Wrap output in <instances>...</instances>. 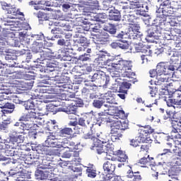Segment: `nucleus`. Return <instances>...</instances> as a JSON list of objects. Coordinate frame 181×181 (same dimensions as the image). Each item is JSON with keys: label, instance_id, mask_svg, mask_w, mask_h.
<instances>
[{"label": "nucleus", "instance_id": "1", "mask_svg": "<svg viewBox=\"0 0 181 181\" xmlns=\"http://www.w3.org/2000/svg\"><path fill=\"white\" fill-rule=\"evenodd\" d=\"M158 6H156V18L153 19L151 16H146L144 22L146 26L151 28L155 25L166 26V21L170 15H173V6L172 0H158Z\"/></svg>", "mask_w": 181, "mask_h": 181}, {"label": "nucleus", "instance_id": "2", "mask_svg": "<svg viewBox=\"0 0 181 181\" xmlns=\"http://www.w3.org/2000/svg\"><path fill=\"white\" fill-rule=\"evenodd\" d=\"M84 83L86 87H101L103 84V88H107V86L110 84V76L103 71H96L94 74L88 75Z\"/></svg>", "mask_w": 181, "mask_h": 181}, {"label": "nucleus", "instance_id": "3", "mask_svg": "<svg viewBox=\"0 0 181 181\" xmlns=\"http://www.w3.org/2000/svg\"><path fill=\"white\" fill-rule=\"evenodd\" d=\"M47 129L55 132L57 138H66V136L72 135L73 129L71 127H62L57 124L56 120H51L47 125Z\"/></svg>", "mask_w": 181, "mask_h": 181}, {"label": "nucleus", "instance_id": "4", "mask_svg": "<svg viewBox=\"0 0 181 181\" xmlns=\"http://www.w3.org/2000/svg\"><path fill=\"white\" fill-rule=\"evenodd\" d=\"M175 66L173 65H169V64H163V62H160L157 64L156 69L150 70L149 74L150 77L153 78V77H157L158 76H173L175 74Z\"/></svg>", "mask_w": 181, "mask_h": 181}, {"label": "nucleus", "instance_id": "5", "mask_svg": "<svg viewBox=\"0 0 181 181\" xmlns=\"http://www.w3.org/2000/svg\"><path fill=\"white\" fill-rule=\"evenodd\" d=\"M66 142H67V139H62L59 137H57L56 132H52V133H49L45 144L48 148H63L64 149H66V148H69V146L66 145Z\"/></svg>", "mask_w": 181, "mask_h": 181}, {"label": "nucleus", "instance_id": "6", "mask_svg": "<svg viewBox=\"0 0 181 181\" xmlns=\"http://www.w3.org/2000/svg\"><path fill=\"white\" fill-rule=\"evenodd\" d=\"M103 149H105V152L103 153H106L107 156H111V155H115V156H119L117 158L118 162H127L128 160V156L127 154H124L122 151L117 150L114 151V145L111 144H107V145L103 146Z\"/></svg>", "mask_w": 181, "mask_h": 181}, {"label": "nucleus", "instance_id": "7", "mask_svg": "<svg viewBox=\"0 0 181 181\" xmlns=\"http://www.w3.org/2000/svg\"><path fill=\"white\" fill-rule=\"evenodd\" d=\"M160 36H162V34L160 33V26H159V24L151 25L146 30V40H149L148 39L159 40Z\"/></svg>", "mask_w": 181, "mask_h": 181}, {"label": "nucleus", "instance_id": "8", "mask_svg": "<svg viewBox=\"0 0 181 181\" xmlns=\"http://www.w3.org/2000/svg\"><path fill=\"white\" fill-rule=\"evenodd\" d=\"M37 153L40 155H47L49 156H60V149L50 148L46 145L39 144L35 148Z\"/></svg>", "mask_w": 181, "mask_h": 181}, {"label": "nucleus", "instance_id": "9", "mask_svg": "<svg viewBox=\"0 0 181 181\" xmlns=\"http://www.w3.org/2000/svg\"><path fill=\"white\" fill-rule=\"evenodd\" d=\"M103 30H105V32H107V33H110V35H111L112 37H115V39H122V37L125 36L124 31L117 30V25H115V24L107 23L104 25Z\"/></svg>", "mask_w": 181, "mask_h": 181}, {"label": "nucleus", "instance_id": "10", "mask_svg": "<svg viewBox=\"0 0 181 181\" xmlns=\"http://www.w3.org/2000/svg\"><path fill=\"white\" fill-rule=\"evenodd\" d=\"M124 36L122 38H116L117 41L110 44L112 49H122V50H128L129 49V42L127 39V34L124 31Z\"/></svg>", "mask_w": 181, "mask_h": 181}, {"label": "nucleus", "instance_id": "11", "mask_svg": "<svg viewBox=\"0 0 181 181\" xmlns=\"http://www.w3.org/2000/svg\"><path fill=\"white\" fill-rule=\"evenodd\" d=\"M1 57H4V59L9 63L11 62H15L18 60V55H16V52L13 49H9L4 47L1 53H0Z\"/></svg>", "mask_w": 181, "mask_h": 181}, {"label": "nucleus", "instance_id": "12", "mask_svg": "<svg viewBox=\"0 0 181 181\" xmlns=\"http://www.w3.org/2000/svg\"><path fill=\"white\" fill-rule=\"evenodd\" d=\"M167 56H171L170 60L169 62H163V64H168V66H174L175 69V71H177L179 69H180L181 61L179 60V57L177 56V53H175V52H167Z\"/></svg>", "mask_w": 181, "mask_h": 181}, {"label": "nucleus", "instance_id": "13", "mask_svg": "<svg viewBox=\"0 0 181 181\" xmlns=\"http://www.w3.org/2000/svg\"><path fill=\"white\" fill-rule=\"evenodd\" d=\"M86 118H88L86 122L88 125H90V122H93V125H98L101 127V119L100 112L90 111L89 113H86Z\"/></svg>", "mask_w": 181, "mask_h": 181}, {"label": "nucleus", "instance_id": "14", "mask_svg": "<svg viewBox=\"0 0 181 181\" xmlns=\"http://www.w3.org/2000/svg\"><path fill=\"white\" fill-rule=\"evenodd\" d=\"M119 79H116V83L113 86L112 90L114 93H117V91H122L125 93H128V90L131 88V83L127 81H119Z\"/></svg>", "mask_w": 181, "mask_h": 181}, {"label": "nucleus", "instance_id": "15", "mask_svg": "<svg viewBox=\"0 0 181 181\" xmlns=\"http://www.w3.org/2000/svg\"><path fill=\"white\" fill-rule=\"evenodd\" d=\"M104 9L109 11L108 19L109 21H114L115 22H119L122 16H121V11L115 8V7L110 9L108 7L104 6Z\"/></svg>", "mask_w": 181, "mask_h": 181}, {"label": "nucleus", "instance_id": "16", "mask_svg": "<svg viewBox=\"0 0 181 181\" xmlns=\"http://www.w3.org/2000/svg\"><path fill=\"white\" fill-rule=\"evenodd\" d=\"M38 54L39 57L35 61H33L34 63H40V64H45L46 62H49V60L52 59V57H53L52 54H54V52H49L47 51L42 50V52H40Z\"/></svg>", "mask_w": 181, "mask_h": 181}, {"label": "nucleus", "instance_id": "17", "mask_svg": "<svg viewBox=\"0 0 181 181\" xmlns=\"http://www.w3.org/2000/svg\"><path fill=\"white\" fill-rule=\"evenodd\" d=\"M139 144H152V140L151 139V137H145L144 136V134H140L136 139H132L130 141V145L134 148L139 146Z\"/></svg>", "mask_w": 181, "mask_h": 181}, {"label": "nucleus", "instance_id": "18", "mask_svg": "<svg viewBox=\"0 0 181 181\" xmlns=\"http://www.w3.org/2000/svg\"><path fill=\"white\" fill-rule=\"evenodd\" d=\"M112 161H106L105 163H103V170L105 172V175H109L110 176H113L114 173L115 172V168L117 166L115 165V163H114V158H111Z\"/></svg>", "mask_w": 181, "mask_h": 181}, {"label": "nucleus", "instance_id": "19", "mask_svg": "<svg viewBox=\"0 0 181 181\" xmlns=\"http://www.w3.org/2000/svg\"><path fill=\"white\" fill-rule=\"evenodd\" d=\"M110 128L111 131H125V129H128V123L125 121L121 122L119 120H112Z\"/></svg>", "mask_w": 181, "mask_h": 181}, {"label": "nucleus", "instance_id": "20", "mask_svg": "<svg viewBox=\"0 0 181 181\" xmlns=\"http://www.w3.org/2000/svg\"><path fill=\"white\" fill-rule=\"evenodd\" d=\"M54 81H56L57 87H59L60 91H70L73 90V85L65 83L62 79H60L59 76H54Z\"/></svg>", "mask_w": 181, "mask_h": 181}, {"label": "nucleus", "instance_id": "21", "mask_svg": "<svg viewBox=\"0 0 181 181\" xmlns=\"http://www.w3.org/2000/svg\"><path fill=\"white\" fill-rule=\"evenodd\" d=\"M4 152L6 156H11L14 159L19 160L22 158V150L18 149L16 150L13 147L6 148V150L3 151Z\"/></svg>", "mask_w": 181, "mask_h": 181}, {"label": "nucleus", "instance_id": "22", "mask_svg": "<svg viewBox=\"0 0 181 181\" xmlns=\"http://www.w3.org/2000/svg\"><path fill=\"white\" fill-rule=\"evenodd\" d=\"M45 70H47L48 71H56L57 69H59V62L54 60H48L45 64H42Z\"/></svg>", "mask_w": 181, "mask_h": 181}, {"label": "nucleus", "instance_id": "23", "mask_svg": "<svg viewBox=\"0 0 181 181\" xmlns=\"http://www.w3.org/2000/svg\"><path fill=\"white\" fill-rule=\"evenodd\" d=\"M38 97L39 95H32L30 99L25 101H21V104L24 106L25 110H35V102L32 100H37Z\"/></svg>", "mask_w": 181, "mask_h": 181}, {"label": "nucleus", "instance_id": "24", "mask_svg": "<svg viewBox=\"0 0 181 181\" xmlns=\"http://www.w3.org/2000/svg\"><path fill=\"white\" fill-rule=\"evenodd\" d=\"M107 56L105 54H102L99 55V60L100 62H103V66H108V67H111L114 70H117V65L118 64V62H112V60L107 59L105 60Z\"/></svg>", "mask_w": 181, "mask_h": 181}, {"label": "nucleus", "instance_id": "25", "mask_svg": "<svg viewBox=\"0 0 181 181\" xmlns=\"http://www.w3.org/2000/svg\"><path fill=\"white\" fill-rule=\"evenodd\" d=\"M132 69V62L131 61L119 60L116 66V70H131Z\"/></svg>", "mask_w": 181, "mask_h": 181}, {"label": "nucleus", "instance_id": "26", "mask_svg": "<svg viewBox=\"0 0 181 181\" xmlns=\"http://www.w3.org/2000/svg\"><path fill=\"white\" fill-rule=\"evenodd\" d=\"M93 148H96V152L98 155H101V153L105 152V149L104 148V141H102L95 137L93 139Z\"/></svg>", "mask_w": 181, "mask_h": 181}, {"label": "nucleus", "instance_id": "27", "mask_svg": "<svg viewBox=\"0 0 181 181\" xmlns=\"http://www.w3.org/2000/svg\"><path fill=\"white\" fill-rule=\"evenodd\" d=\"M36 118H37L36 112L30 111L28 113L24 114L22 116H21L18 119V121L27 123L29 122V121H32V119H36Z\"/></svg>", "mask_w": 181, "mask_h": 181}, {"label": "nucleus", "instance_id": "28", "mask_svg": "<svg viewBox=\"0 0 181 181\" xmlns=\"http://www.w3.org/2000/svg\"><path fill=\"white\" fill-rule=\"evenodd\" d=\"M18 36L20 40H23L25 43H26V45H32L33 43H35L32 34L29 35H28V33L23 31L20 32Z\"/></svg>", "mask_w": 181, "mask_h": 181}, {"label": "nucleus", "instance_id": "29", "mask_svg": "<svg viewBox=\"0 0 181 181\" xmlns=\"http://www.w3.org/2000/svg\"><path fill=\"white\" fill-rule=\"evenodd\" d=\"M43 49H46L45 43L43 42H34L30 47V50L33 54H39V53H42Z\"/></svg>", "mask_w": 181, "mask_h": 181}, {"label": "nucleus", "instance_id": "30", "mask_svg": "<svg viewBox=\"0 0 181 181\" xmlns=\"http://www.w3.org/2000/svg\"><path fill=\"white\" fill-rule=\"evenodd\" d=\"M85 168H86V173L88 177H90V179L97 177V169L94 164L89 163L88 164V166H85Z\"/></svg>", "mask_w": 181, "mask_h": 181}, {"label": "nucleus", "instance_id": "31", "mask_svg": "<svg viewBox=\"0 0 181 181\" xmlns=\"http://www.w3.org/2000/svg\"><path fill=\"white\" fill-rule=\"evenodd\" d=\"M107 18H108V16L105 13L90 14V21H93L95 22H100L101 23H104V21H103V19H107Z\"/></svg>", "mask_w": 181, "mask_h": 181}, {"label": "nucleus", "instance_id": "32", "mask_svg": "<svg viewBox=\"0 0 181 181\" xmlns=\"http://www.w3.org/2000/svg\"><path fill=\"white\" fill-rule=\"evenodd\" d=\"M53 163L50 160L43 158L41 165H40V169L42 170H49V172H53L54 168L53 167Z\"/></svg>", "mask_w": 181, "mask_h": 181}, {"label": "nucleus", "instance_id": "33", "mask_svg": "<svg viewBox=\"0 0 181 181\" xmlns=\"http://www.w3.org/2000/svg\"><path fill=\"white\" fill-rule=\"evenodd\" d=\"M1 108L3 109V114H12L15 111V104L12 103H6L1 105Z\"/></svg>", "mask_w": 181, "mask_h": 181}, {"label": "nucleus", "instance_id": "34", "mask_svg": "<svg viewBox=\"0 0 181 181\" xmlns=\"http://www.w3.org/2000/svg\"><path fill=\"white\" fill-rule=\"evenodd\" d=\"M168 84H164V87H161L162 92L161 93L163 95H169L170 98H172V97H180L181 94L177 93V91L172 92V90L168 89Z\"/></svg>", "mask_w": 181, "mask_h": 181}, {"label": "nucleus", "instance_id": "35", "mask_svg": "<svg viewBox=\"0 0 181 181\" xmlns=\"http://www.w3.org/2000/svg\"><path fill=\"white\" fill-rule=\"evenodd\" d=\"M49 173H50V171L47 170H45V171L42 170H36L35 176L38 180H45V179L49 177Z\"/></svg>", "mask_w": 181, "mask_h": 181}, {"label": "nucleus", "instance_id": "36", "mask_svg": "<svg viewBox=\"0 0 181 181\" xmlns=\"http://www.w3.org/2000/svg\"><path fill=\"white\" fill-rule=\"evenodd\" d=\"M135 14L139 16H149V14L147 12H149V6L144 4H142V7L141 8H137L134 11Z\"/></svg>", "mask_w": 181, "mask_h": 181}, {"label": "nucleus", "instance_id": "37", "mask_svg": "<svg viewBox=\"0 0 181 181\" xmlns=\"http://www.w3.org/2000/svg\"><path fill=\"white\" fill-rule=\"evenodd\" d=\"M93 39H96V42H103V43H107L110 42V34L107 33H102L94 35Z\"/></svg>", "mask_w": 181, "mask_h": 181}, {"label": "nucleus", "instance_id": "38", "mask_svg": "<svg viewBox=\"0 0 181 181\" xmlns=\"http://www.w3.org/2000/svg\"><path fill=\"white\" fill-rule=\"evenodd\" d=\"M124 131L121 130H110V139L112 142L119 141L122 138Z\"/></svg>", "mask_w": 181, "mask_h": 181}, {"label": "nucleus", "instance_id": "39", "mask_svg": "<svg viewBox=\"0 0 181 181\" xmlns=\"http://www.w3.org/2000/svg\"><path fill=\"white\" fill-rule=\"evenodd\" d=\"M125 34L127 35V39L129 38L133 40H141V36H142V34L141 33L132 31L130 30H128L127 32H125Z\"/></svg>", "mask_w": 181, "mask_h": 181}, {"label": "nucleus", "instance_id": "40", "mask_svg": "<svg viewBox=\"0 0 181 181\" xmlns=\"http://www.w3.org/2000/svg\"><path fill=\"white\" fill-rule=\"evenodd\" d=\"M104 104H105V98H98L93 100L92 107L96 110H101Z\"/></svg>", "mask_w": 181, "mask_h": 181}, {"label": "nucleus", "instance_id": "41", "mask_svg": "<svg viewBox=\"0 0 181 181\" xmlns=\"http://www.w3.org/2000/svg\"><path fill=\"white\" fill-rule=\"evenodd\" d=\"M62 112H66V114H78L77 111V107L76 105H69L66 107H61Z\"/></svg>", "mask_w": 181, "mask_h": 181}, {"label": "nucleus", "instance_id": "42", "mask_svg": "<svg viewBox=\"0 0 181 181\" xmlns=\"http://www.w3.org/2000/svg\"><path fill=\"white\" fill-rule=\"evenodd\" d=\"M75 43H78L84 47H88L90 46V41L88 39L82 35L77 37V39L75 40Z\"/></svg>", "mask_w": 181, "mask_h": 181}, {"label": "nucleus", "instance_id": "43", "mask_svg": "<svg viewBox=\"0 0 181 181\" xmlns=\"http://www.w3.org/2000/svg\"><path fill=\"white\" fill-rule=\"evenodd\" d=\"M99 115L100 117V122H112V119H110V113L108 112H99Z\"/></svg>", "mask_w": 181, "mask_h": 181}, {"label": "nucleus", "instance_id": "44", "mask_svg": "<svg viewBox=\"0 0 181 181\" xmlns=\"http://www.w3.org/2000/svg\"><path fill=\"white\" fill-rule=\"evenodd\" d=\"M33 127V125H32V124H29L28 122H23L21 131L18 132V134H23V135H26V134H28V131H30Z\"/></svg>", "mask_w": 181, "mask_h": 181}, {"label": "nucleus", "instance_id": "45", "mask_svg": "<svg viewBox=\"0 0 181 181\" xmlns=\"http://www.w3.org/2000/svg\"><path fill=\"white\" fill-rule=\"evenodd\" d=\"M11 19H15V17L10 16V17H1L0 21L1 23L4 25V26H12L14 23L13 21H11Z\"/></svg>", "mask_w": 181, "mask_h": 181}, {"label": "nucleus", "instance_id": "46", "mask_svg": "<svg viewBox=\"0 0 181 181\" xmlns=\"http://www.w3.org/2000/svg\"><path fill=\"white\" fill-rule=\"evenodd\" d=\"M37 90L43 94H53L54 93V88H52V86H40Z\"/></svg>", "mask_w": 181, "mask_h": 181}, {"label": "nucleus", "instance_id": "47", "mask_svg": "<svg viewBox=\"0 0 181 181\" xmlns=\"http://www.w3.org/2000/svg\"><path fill=\"white\" fill-rule=\"evenodd\" d=\"M57 45H58V46H64L66 48H71L70 40H64V38H59L57 42Z\"/></svg>", "mask_w": 181, "mask_h": 181}, {"label": "nucleus", "instance_id": "48", "mask_svg": "<svg viewBox=\"0 0 181 181\" xmlns=\"http://www.w3.org/2000/svg\"><path fill=\"white\" fill-rule=\"evenodd\" d=\"M34 15L38 18L40 23H42L45 21H49V16L43 11H39L38 13H34Z\"/></svg>", "mask_w": 181, "mask_h": 181}, {"label": "nucleus", "instance_id": "49", "mask_svg": "<svg viewBox=\"0 0 181 181\" xmlns=\"http://www.w3.org/2000/svg\"><path fill=\"white\" fill-rule=\"evenodd\" d=\"M47 110L48 112H52L53 115L55 114H57V112H62V108L57 107V106L53 105V104H49L47 106Z\"/></svg>", "mask_w": 181, "mask_h": 181}, {"label": "nucleus", "instance_id": "50", "mask_svg": "<svg viewBox=\"0 0 181 181\" xmlns=\"http://www.w3.org/2000/svg\"><path fill=\"white\" fill-rule=\"evenodd\" d=\"M181 167L179 165H174L170 170H168V176H175L177 173H180Z\"/></svg>", "mask_w": 181, "mask_h": 181}, {"label": "nucleus", "instance_id": "51", "mask_svg": "<svg viewBox=\"0 0 181 181\" xmlns=\"http://www.w3.org/2000/svg\"><path fill=\"white\" fill-rule=\"evenodd\" d=\"M68 50H73V48H64V49H59L58 54L57 56V59H60V60H63Z\"/></svg>", "mask_w": 181, "mask_h": 181}, {"label": "nucleus", "instance_id": "52", "mask_svg": "<svg viewBox=\"0 0 181 181\" xmlns=\"http://www.w3.org/2000/svg\"><path fill=\"white\" fill-rule=\"evenodd\" d=\"M33 39L34 40V43H42V42H39L40 40H44L45 35L43 33H40L39 34H31Z\"/></svg>", "mask_w": 181, "mask_h": 181}, {"label": "nucleus", "instance_id": "53", "mask_svg": "<svg viewBox=\"0 0 181 181\" xmlns=\"http://www.w3.org/2000/svg\"><path fill=\"white\" fill-rule=\"evenodd\" d=\"M157 81L155 82L156 86H162L163 83L169 81V77H163V76H157Z\"/></svg>", "mask_w": 181, "mask_h": 181}, {"label": "nucleus", "instance_id": "54", "mask_svg": "<svg viewBox=\"0 0 181 181\" xmlns=\"http://www.w3.org/2000/svg\"><path fill=\"white\" fill-rule=\"evenodd\" d=\"M7 13L13 15V16H16V15L23 16V13L18 11L16 7L12 6L8 8Z\"/></svg>", "mask_w": 181, "mask_h": 181}, {"label": "nucleus", "instance_id": "55", "mask_svg": "<svg viewBox=\"0 0 181 181\" xmlns=\"http://www.w3.org/2000/svg\"><path fill=\"white\" fill-rule=\"evenodd\" d=\"M9 124H11V118H7L0 122V131H6Z\"/></svg>", "mask_w": 181, "mask_h": 181}, {"label": "nucleus", "instance_id": "56", "mask_svg": "<svg viewBox=\"0 0 181 181\" xmlns=\"http://www.w3.org/2000/svg\"><path fill=\"white\" fill-rule=\"evenodd\" d=\"M138 127L139 128H144V130L143 131L144 134H153L155 131L150 125L142 126L141 124H138Z\"/></svg>", "mask_w": 181, "mask_h": 181}, {"label": "nucleus", "instance_id": "57", "mask_svg": "<svg viewBox=\"0 0 181 181\" xmlns=\"http://www.w3.org/2000/svg\"><path fill=\"white\" fill-rule=\"evenodd\" d=\"M18 159L14 158L13 157H11V158L5 157L4 160H3L2 162H4L3 165H9L11 163H13L14 165L15 163H16V162H18Z\"/></svg>", "mask_w": 181, "mask_h": 181}, {"label": "nucleus", "instance_id": "58", "mask_svg": "<svg viewBox=\"0 0 181 181\" xmlns=\"http://www.w3.org/2000/svg\"><path fill=\"white\" fill-rule=\"evenodd\" d=\"M62 11H64V12H67L68 11H70V9L71 8H73V4H71L69 1L62 3Z\"/></svg>", "mask_w": 181, "mask_h": 181}, {"label": "nucleus", "instance_id": "59", "mask_svg": "<svg viewBox=\"0 0 181 181\" xmlns=\"http://www.w3.org/2000/svg\"><path fill=\"white\" fill-rule=\"evenodd\" d=\"M90 57V54L84 53L78 57V60H80V62H90L91 60Z\"/></svg>", "mask_w": 181, "mask_h": 181}, {"label": "nucleus", "instance_id": "60", "mask_svg": "<svg viewBox=\"0 0 181 181\" xmlns=\"http://www.w3.org/2000/svg\"><path fill=\"white\" fill-rule=\"evenodd\" d=\"M171 16H172V14H170V16L167 18V21H165V25H170V26H177L179 23H177V21H176L175 19L171 20L170 18Z\"/></svg>", "mask_w": 181, "mask_h": 181}, {"label": "nucleus", "instance_id": "61", "mask_svg": "<svg viewBox=\"0 0 181 181\" xmlns=\"http://www.w3.org/2000/svg\"><path fill=\"white\" fill-rule=\"evenodd\" d=\"M139 29H141V26L139 25V24L133 23L130 25L129 28H128V30L140 33Z\"/></svg>", "mask_w": 181, "mask_h": 181}, {"label": "nucleus", "instance_id": "62", "mask_svg": "<svg viewBox=\"0 0 181 181\" xmlns=\"http://www.w3.org/2000/svg\"><path fill=\"white\" fill-rule=\"evenodd\" d=\"M86 115L83 117H79L78 119H77V125H80V127H82L83 128H87V124H86Z\"/></svg>", "mask_w": 181, "mask_h": 181}, {"label": "nucleus", "instance_id": "63", "mask_svg": "<svg viewBox=\"0 0 181 181\" xmlns=\"http://www.w3.org/2000/svg\"><path fill=\"white\" fill-rule=\"evenodd\" d=\"M9 144H12L13 145H18V137L17 135L13 134L9 136Z\"/></svg>", "mask_w": 181, "mask_h": 181}, {"label": "nucleus", "instance_id": "64", "mask_svg": "<svg viewBox=\"0 0 181 181\" xmlns=\"http://www.w3.org/2000/svg\"><path fill=\"white\" fill-rule=\"evenodd\" d=\"M105 103H107V104H115L117 105L118 104L117 103V100H115V98H114V96L111 95V96H107L105 99Z\"/></svg>", "mask_w": 181, "mask_h": 181}]
</instances>
